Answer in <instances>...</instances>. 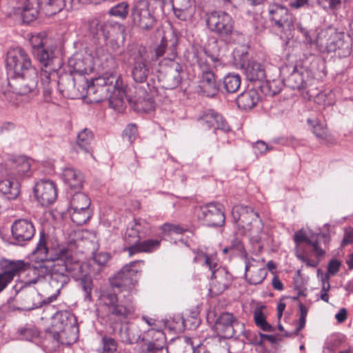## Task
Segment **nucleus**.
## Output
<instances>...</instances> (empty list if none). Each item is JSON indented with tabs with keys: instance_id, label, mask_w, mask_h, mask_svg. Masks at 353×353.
I'll use <instances>...</instances> for the list:
<instances>
[{
	"instance_id": "nucleus-1",
	"label": "nucleus",
	"mask_w": 353,
	"mask_h": 353,
	"mask_svg": "<svg viewBox=\"0 0 353 353\" xmlns=\"http://www.w3.org/2000/svg\"><path fill=\"white\" fill-rule=\"evenodd\" d=\"M77 246L76 242L70 241L67 245H61L58 243L57 248L47 249L44 244L40 243L38 252L44 259L52 260L53 268L62 267L61 275L63 282L57 288L50 287L51 294L44 299L45 304H49L55 301L60 294L61 290L70 281V277L74 280L81 281V286L85 293V300L92 301V291L93 281L88 273V265L75 258Z\"/></svg>"
},
{
	"instance_id": "nucleus-2",
	"label": "nucleus",
	"mask_w": 353,
	"mask_h": 353,
	"mask_svg": "<svg viewBox=\"0 0 353 353\" xmlns=\"http://www.w3.org/2000/svg\"><path fill=\"white\" fill-rule=\"evenodd\" d=\"M40 243L44 244V246L50 250V248H57L58 243L54 241H48L47 236L44 232H40V238L37 243V247L34 250V253L37 258L42 261V263L38 265H32L30 263L23 260H10L3 259L0 261V267L1 272L12 281L17 276L27 272V275L30 277L28 283H36L41 279H44L46 276H49L50 287L57 288L60 283L63 282L61 279L62 267L52 266V260L44 259L42 254L38 252V248Z\"/></svg>"
},
{
	"instance_id": "nucleus-3",
	"label": "nucleus",
	"mask_w": 353,
	"mask_h": 353,
	"mask_svg": "<svg viewBox=\"0 0 353 353\" xmlns=\"http://www.w3.org/2000/svg\"><path fill=\"white\" fill-rule=\"evenodd\" d=\"M88 94L94 95L92 100L99 103L109 100L112 104L119 105L126 97L125 88L119 75L114 73L105 74L95 79L88 88Z\"/></svg>"
},
{
	"instance_id": "nucleus-4",
	"label": "nucleus",
	"mask_w": 353,
	"mask_h": 353,
	"mask_svg": "<svg viewBox=\"0 0 353 353\" xmlns=\"http://www.w3.org/2000/svg\"><path fill=\"white\" fill-rule=\"evenodd\" d=\"M104 314L103 318L110 325L119 323L132 315L135 310L134 299L130 292L119 298L113 291H108L102 295Z\"/></svg>"
},
{
	"instance_id": "nucleus-5",
	"label": "nucleus",
	"mask_w": 353,
	"mask_h": 353,
	"mask_svg": "<svg viewBox=\"0 0 353 353\" xmlns=\"http://www.w3.org/2000/svg\"><path fill=\"white\" fill-rule=\"evenodd\" d=\"M315 44L323 53L334 52L339 58L347 57L352 52V41L343 31L328 27L318 32Z\"/></svg>"
},
{
	"instance_id": "nucleus-6",
	"label": "nucleus",
	"mask_w": 353,
	"mask_h": 353,
	"mask_svg": "<svg viewBox=\"0 0 353 353\" xmlns=\"http://www.w3.org/2000/svg\"><path fill=\"white\" fill-rule=\"evenodd\" d=\"M206 24L210 31L226 43H241L244 34L234 28V20L225 11L214 10L207 13Z\"/></svg>"
},
{
	"instance_id": "nucleus-7",
	"label": "nucleus",
	"mask_w": 353,
	"mask_h": 353,
	"mask_svg": "<svg viewBox=\"0 0 353 353\" xmlns=\"http://www.w3.org/2000/svg\"><path fill=\"white\" fill-rule=\"evenodd\" d=\"M232 214L237 226L250 236L251 243L258 245L259 249L261 250L263 236L265 234L263 232V225L258 213L251 207L237 205L232 208Z\"/></svg>"
},
{
	"instance_id": "nucleus-8",
	"label": "nucleus",
	"mask_w": 353,
	"mask_h": 353,
	"mask_svg": "<svg viewBox=\"0 0 353 353\" xmlns=\"http://www.w3.org/2000/svg\"><path fill=\"white\" fill-rule=\"evenodd\" d=\"M33 55L41 65V82L43 96L47 99L50 97L58 77V72L54 65L57 60L55 49L48 45L37 52L35 51Z\"/></svg>"
},
{
	"instance_id": "nucleus-9",
	"label": "nucleus",
	"mask_w": 353,
	"mask_h": 353,
	"mask_svg": "<svg viewBox=\"0 0 353 353\" xmlns=\"http://www.w3.org/2000/svg\"><path fill=\"white\" fill-rule=\"evenodd\" d=\"M194 54L200 70L198 85L199 92L203 96L214 98L221 89V84L217 81V77L207 61V57L209 55L205 50L202 49L196 50Z\"/></svg>"
},
{
	"instance_id": "nucleus-10",
	"label": "nucleus",
	"mask_w": 353,
	"mask_h": 353,
	"mask_svg": "<svg viewBox=\"0 0 353 353\" xmlns=\"http://www.w3.org/2000/svg\"><path fill=\"white\" fill-rule=\"evenodd\" d=\"M71 316L67 311L57 312L52 317L50 327L46 332L58 344L70 345L76 341V336L72 334L73 327L70 325Z\"/></svg>"
},
{
	"instance_id": "nucleus-11",
	"label": "nucleus",
	"mask_w": 353,
	"mask_h": 353,
	"mask_svg": "<svg viewBox=\"0 0 353 353\" xmlns=\"http://www.w3.org/2000/svg\"><path fill=\"white\" fill-rule=\"evenodd\" d=\"M313 81L314 78L310 70L302 66H295L292 72L285 78V83L290 88L301 92L305 99H310L313 95L310 88Z\"/></svg>"
},
{
	"instance_id": "nucleus-12",
	"label": "nucleus",
	"mask_w": 353,
	"mask_h": 353,
	"mask_svg": "<svg viewBox=\"0 0 353 353\" xmlns=\"http://www.w3.org/2000/svg\"><path fill=\"white\" fill-rule=\"evenodd\" d=\"M6 67L8 72H12L14 77L24 75L31 69H36L32 66L29 55L21 48L9 50L6 57Z\"/></svg>"
},
{
	"instance_id": "nucleus-13",
	"label": "nucleus",
	"mask_w": 353,
	"mask_h": 353,
	"mask_svg": "<svg viewBox=\"0 0 353 353\" xmlns=\"http://www.w3.org/2000/svg\"><path fill=\"white\" fill-rule=\"evenodd\" d=\"M131 18L134 25L143 30L152 29L157 22L154 12L150 9L148 0H137L134 2Z\"/></svg>"
},
{
	"instance_id": "nucleus-14",
	"label": "nucleus",
	"mask_w": 353,
	"mask_h": 353,
	"mask_svg": "<svg viewBox=\"0 0 353 353\" xmlns=\"http://www.w3.org/2000/svg\"><path fill=\"white\" fill-rule=\"evenodd\" d=\"M32 162V159L25 156L10 158L2 165L1 174L19 181L31 175Z\"/></svg>"
},
{
	"instance_id": "nucleus-15",
	"label": "nucleus",
	"mask_w": 353,
	"mask_h": 353,
	"mask_svg": "<svg viewBox=\"0 0 353 353\" xmlns=\"http://www.w3.org/2000/svg\"><path fill=\"white\" fill-rule=\"evenodd\" d=\"M178 39L172 34L169 36L163 35L160 43L154 49L156 59L163 57L159 65H168L171 62H179L177 57Z\"/></svg>"
},
{
	"instance_id": "nucleus-16",
	"label": "nucleus",
	"mask_w": 353,
	"mask_h": 353,
	"mask_svg": "<svg viewBox=\"0 0 353 353\" xmlns=\"http://www.w3.org/2000/svg\"><path fill=\"white\" fill-rule=\"evenodd\" d=\"M245 75L250 81L261 82V88L262 91L266 94L274 95L276 91L272 89L274 81H268L265 79V72L263 65L255 61H248L246 64L243 65Z\"/></svg>"
},
{
	"instance_id": "nucleus-17",
	"label": "nucleus",
	"mask_w": 353,
	"mask_h": 353,
	"mask_svg": "<svg viewBox=\"0 0 353 353\" xmlns=\"http://www.w3.org/2000/svg\"><path fill=\"white\" fill-rule=\"evenodd\" d=\"M198 217L210 227L222 226L225 219L223 205L216 202L208 203L201 206Z\"/></svg>"
},
{
	"instance_id": "nucleus-18",
	"label": "nucleus",
	"mask_w": 353,
	"mask_h": 353,
	"mask_svg": "<svg viewBox=\"0 0 353 353\" xmlns=\"http://www.w3.org/2000/svg\"><path fill=\"white\" fill-rule=\"evenodd\" d=\"M32 283L27 281L25 284L19 283L16 284L13 289L15 291L14 300L19 303L22 310H31L39 307V302H36L39 297L35 289L30 286Z\"/></svg>"
},
{
	"instance_id": "nucleus-19",
	"label": "nucleus",
	"mask_w": 353,
	"mask_h": 353,
	"mask_svg": "<svg viewBox=\"0 0 353 353\" xmlns=\"http://www.w3.org/2000/svg\"><path fill=\"white\" fill-rule=\"evenodd\" d=\"M159 81L165 89H174L181 83L183 67L179 62H171L168 65H160Z\"/></svg>"
},
{
	"instance_id": "nucleus-20",
	"label": "nucleus",
	"mask_w": 353,
	"mask_h": 353,
	"mask_svg": "<svg viewBox=\"0 0 353 353\" xmlns=\"http://www.w3.org/2000/svg\"><path fill=\"white\" fill-rule=\"evenodd\" d=\"M269 17L274 26L279 28L290 30L294 26V18L288 9L278 3L270 5Z\"/></svg>"
},
{
	"instance_id": "nucleus-21",
	"label": "nucleus",
	"mask_w": 353,
	"mask_h": 353,
	"mask_svg": "<svg viewBox=\"0 0 353 353\" xmlns=\"http://www.w3.org/2000/svg\"><path fill=\"white\" fill-rule=\"evenodd\" d=\"M139 261L130 262L125 265L110 281L112 288H122L133 285L137 281L138 270L134 268Z\"/></svg>"
},
{
	"instance_id": "nucleus-22",
	"label": "nucleus",
	"mask_w": 353,
	"mask_h": 353,
	"mask_svg": "<svg viewBox=\"0 0 353 353\" xmlns=\"http://www.w3.org/2000/svg\"><path fill=\"white\" fill-rule=\"evenodd\" d=\"M133 59L131 75L136 83H143L150 74V68L141 49H135L130 54Z\"/></svg>"
},
{
	"instance_id": "nucleus-23",
	"label": "nucleus",
	"mask_w": 353,
	"mask_h": 353,
	"mask_svg": "<svg viewBox=\"0 0 353 353\" xmlns=\"http://www.w3.org/2000/svg\"><path fill=\"white\" fill-rule=\"evenodd\" d=\"M34 233L35 229L32 223L27 219L16 220L12 225L14 244L23 245L32 239Z\"/></svg>"
},
{
	"instance_id": "nucleus-24",
	"label": "nucleus",
	"mask_w": 353,
	"mask_h": 353,
	"mask_svg": "<svg viewBox=\"0 0 353 353\" xmlns=\"http://www.w3.org/2000/svg\"><path fill=\"white\" fill-rule=\"evenodd\" d=\"M34 192L37 201L42 205L52 204L57 196L55 183L50 180H41L37 183Z\"/></svg>"
},
{
	"instance_id": "nucleus-25",
	"label": "nucleus",
	"mask_w": 353,
	"mask_h": 353,
	"mask_svg": "<svg viewBox=\"0 0 353 353\" xmlns=\"http://www.w3.org/2000/svg\"><path fill=\"white\" fill-rule=\"evenodd\" d=\"M150 230L149 224L142 219H134L130 223L124 236V241L128 247L135 245L144 238Z\"/></svg>"
},
{
	"instance_id": "nucleus-26",
	"label": "nucleus",
	"mask_w": 353,
	"mask_h": 353,
	"mask_svg": "<svg viewBox=\"0 0 353 353\" xmlns=\"http://www.w3.org/2000/svg\"><path fill=\"white\" fill-rule=\"evenodd\" d=\"M233 277L224 268H219L212 272L210 293L218 296L225 292L232 284Z\"/></svg>"
},
{
	"instance_id": "nucleus-27",
	"label": "nucleus",
	"mask_w": 353,
	"mask_h": 353,
	"mask_svg": "<svg viewBox=\"0 0 353 353\" xmlns=\"http://www.w3.org/2000/svg\"><path fill=\"white\" fill-rule=\"evenodd\" d=\"M238 324L237 319L232 313L224 312L216 320L214 329L221 338L231 339L234 336V327Z\"/></svg>"
},
{
	"instance_id": "nucleus-28",
	"label": "nucleus",
	"mask_w": 353,
	"mask_h": 353,
	"mask_svg": "<svg viewBox=\"0 0 353 353\" xmlns=\"http://www.w3.org/2000/svg\"><path fill=\"white\" fill-rule=\"evenodd\" d=\"M129 102L137 112H148L155 107L152 95L143 87L137 88L135 95L129 99Z\"/></svg>"
},
{
	"instance_id": "nucleus-29",
	"label": "nucleus",
	"mask_w": 353,
	"mask_h": 353,
	"mask_svg": "<svg viewBox=\"0 0 353 353\" xmlns=\"http://www.w3.org/2000/svg\"><path fill=\"white\" fill-rule=\"evenodd\" d=\"M129 102L137 112H148L155 107L152 95L143 87L137 88L135 95L129 99Z\"/></svg>"
},
{
	"instance_id": "nucleus-30",
	"label": "nucleus",
	"mask_w": 353,
	"mask_h": 353,
	"mask_svg": "<svg viewBox=\"0 0 353 353\" xmlns=\"http://www.w3.org/2000/svg\"><path fill=\"white\" fill-rule=\"evenodd\" d=\"M199 121L203 127L207 128H214L215 130H221L224 132L230 130V126L222 115L211 109L204 110L199 117Z\"/></svg>"
},
{
	"instance_id": "nucleus-31",
	"label": "nucleus",
	"mask_w": 353,
	"mask_h": 353,
	"mask_svg": "<svg viewBox=\"0 0 353 353\" xmlns=\"http://www.w3.org/2000/svg\"><path fill=\"white\" fill-rule=\"evenodd\" d=\"M57 86L62 95L69 99H77L80 97L79 90L76 87L75 79L72 74L65 73L58 74L56 85L52 90Z\"/></svg>"
},
{
	"instance_id": "nucleus-32",
	"label": "nucleus",
	"mask_w": 353,
	"mask_h": 353,
	"mask_svg": "<svg viewBox=\"0 0 353 353\" xmlns=\"http://www.w3.org/2000/svg\"><path fill=\"white\" fill-rule=\"evenodd\" d=\"M325 239L324 235L321 234H312L311 236H307L303 230H299L295 232L294 236V241L296 245H299L302 243L312 247V250L315 253L318 257L323 256L325 254V251L320 248L319 243L321 240Z\"/></svg>"
},
{
	"instance_id": "nucleus-33",
	"label": "nucleus",
	"mask_w": 353,
	"mask_h": 353,
	"mask_svg": "<svg viewBox=\"0 0 353 353\" xmlns=\"http://www.w3.org/2000/svg\"><path fill=\"white\" fill-rule=\"evenodd\" d=\"M68 63L74 72L80 75L89 74L94 69L93 59L88 54H77L69 59Z\"/></svg>"
},
{
	"instance_id": "nucleus-34",
	"label": "nucleus",
	"mask_w": 353,
	"mask_h": 353,
	"mask_svg": "<svg viewBox=\"0 0 353 353\" xmlns=\"http://www.w3.org/2000/svg\"><path fill=\"white\" fill-rule=\"evenodd\" d=\"M30 79V85L26 81L17 78V82L14 87L15 92L20 95H26L31 94L36 95L38 93V72L37 69H31L28 73L25 74Z\"/></svg>"
},
{
	"instance_id": "nucleus-35",
	"label": "nucleus",
	"mask_w": 353,
	"mask_h": 353,
	"mask_svg": "<svg viewBox=\"0 0 353 353\" xmlns=\"http://www.w3.org/2000/svg\"><path fill=\"white\" fill-rule=\"evenodd\" d=\"M30 79V85L26 81L17 78V82L14 87L15 92L20 95H26L31 94L36 95L38 93V72L37 69H31L28 73L25 74Z\"/></svg>"
},
{
	"instance_id": "nucleus-36",
	"label": "nucleus",
	"mask_w": 353,
	"mask_h": 353,
	"mask_svg": "<svg viewBox=\"0 0 353 353\" xmlns=\"http://www.w3.org/2000/svg\"><path fill=\"white\" fill-rule=\"evenodd\" d=\"M118 334L121 342L125 344H134L140 340H144L141 337V327L137 323H131L122 325Z\"/></svg>"
},
{
	"instance_id": "nucleus-37",
	"label": "nucleus",
	"mask_w": 353,
	"mask_h": 353,
	"mask_svg": "<svg viewBox=\"0 0 353 353\" xmlns=\"http://www.w3.org/2000/svg\"><path fill=\"white\" fill-rule=\"evenodd\" d=\"M39 4L46 16L56 14L64 8L72 9L75 6L74 0H39Z\"/></svg>"
},
{
	"instance_id": "nucleus-38",
	"label": "nucleus",
	"mask_w": 353,
	"mask_h": 353,
	"mask_svg": "<svg viewBox=\"0 0 353 353\" xmlns=\"http://www.w3.org/2000/svg\"><path fill=\"white\" fill-rule=\"evenodd\" d=\"M175 16L181 21H186L194 13L195 0H172Z\"/></svg>"
},
{
	"instance_id": "nucleus-39",
	"label": "nucleus",
	"mask_w": 353,
	"mask_h": 353,
	"mask_svg": "<svg viewBox=\"0 0 353 353\" xmlns=\"http://www.w3.org/2000/svg\"><path fill=\"white\" fill-rule=\"evenodd\" d=\"M0 193L9 200L17 199L20 193L19 181L9 176H7L6 179L1 180Z\"/></svg>"
},
{
	"instance_id": "nucleus-40",
	"label": "nucleus",
	"mask_w": 353,
	"mask_h": 353,
	"mask_svg": "<svg viewBox=\"0 0 353 353\" xmlns=\"http://www.w3.org/2000/svg\"><path fill=\"white\" fill-rule=\"evenodd\" d=\"M259 100V94L256 90L250 89L244 91L236 98L238 107L243 110L253 108Z\"/></svg>"
},
{
	"instance_id": "nucleus-41",
	"label": "nucleus",
	"mask_w": 353,
	"mask_h": 353,
	"mask_svg": "<svg viewBox=\"0 0 353 353\" xmlns=\"http://www.w3.org/2000/svg\"><path fill=\"white\" fill-rule=\"evenodd\" d=\"M39 10V0H27L23 8L21 10L19 8V12L23 22L29 23L37 18Z\"/></svg>"
},
{
	"instance_id": "nucleus-42",
	"label": "nucleus",
	"mask_w": 353,
	"mask_h": 353,
	"mask_svg": "<svg viewBox=\"0 0 353 353\" xmlns=\"http://www.w3.org/2000/svg\"><path fill=\"white\" fill-rule=\"evenodd\" d=\"M63 179L65 183L71 189L79 190L83 185V174L79 170L73 168H66L63 170Z\"/></svg>"
},
{
	"instance_id": "nucleus-43",
	"label": "nucleus",
	"mask_w": 353,
	"mask_h": 353,
	"mask_svg": "<svg viewBox=\"0 0 353 353\" xmlns=\"http://www.w3.org/2000/svg\"><path fill=\"white\" fill-rule=\"evenodd\" d=\"M161 241L158 239H148L139 241L135 245L127 248L129 255L132 256L138 252H151L157 250L160 246Z\"/></svg>"
},
{
	"instance_id": "nucleus-44",
	"label": "nucleus",
	"mask_w": 353,
	"mask_h": 353,
	"mask_svg": "<svg viewBox=\"0 0 353 353\" xmlns=\"http://www.w3.org/2000/svg\"><path fill=\"white\" fill-rule=\"evenodd\" d=\"M241 79L238 74L229 73L223 79V88L227 93H234L240 88Z\"/></svg>"
},
{
	"instance_id": "nucleus-45",
	"label": "nucleus",
	"mask_w": 353,
	"mask_h": 353,
	"mask_svg": "<svg viewBox=\"0 0 353 353\" xmlns=\"http://www.w3.org/2000/svg\"><path fill=\"white\" fill-rule=\"evenodd\" d=\"M94 138L91 130L85 128L77 135V144L78 147L85 152H90V143Z\"/></svg>"
},
{
	"instance_id": "nucleus-46",
	"label": "nucleus",
	"mask_w": 353,
	"mask_h": 353,
	"mask_svg": "<svg viewBox=\"0 0 353 353\" xmlns=\"http://www.w3.org/2000/svg\"><path fill=\"white\" fill-rule=\"evenodd\" d=\"M229 245L231 250V256L246 257L247 253L241 236L238 234H234L231 239H229Z\"/></svg>"
},
{
	"instance_id": "nucleus-47",
	"label": "nucleus",
	"mask_w": 353,
	"mask_h": 353,
	"mask_svg": "<svg viewBox=\"0 0 353 353\" xmlns=\"http://www.w3.org/2000/svg\"><path fill=\"white\" fill-rule=\"evenodd\" d=\"M91 201L89 197L82 192L75 193L70 201L71 209L85 210L89 209Z\"/></svg>"
},
{
	"instance_id": "nucleus-48",
	"label": "nucleus",
	"mask_w": 353,
	"mask_h": 353,
	"mask_svg": "<svg viewBox=\"0 0 353 353\" xmlns=\"http://www.w3.org/2000/svg\"><path fill=\"white\" fill-rule=\"evenodd\" d=\"M70 214L71 220L77 225L85 224L91 217V213L89 209L77 210L70 208Z\"/></svg>"
},
{
	"instance_id": "nucleus-49",
	"label": "nucleus",
	"mask_w": 353,
	"mask_h": 353,
	"mask_svg": "<svg viewBox=\"0 0 353 353\" xmlns=\"http://www.w3.org/2000/svg\"><path fill=\"white\" fill-rule=\"evenodd\" d=\"M129 13V4L126 1H122L112 7L109 14L112 16L125 19Z\"/></svg>"
},
{
	"instance_id": "nucleus-50",
	"label": "nucleus",
	"mask_w": 353,
	"mask_h": 353,
	"mask_svg": "<svg viewBox=\"0 0 353 353\" xmlns=\"http://www.w3.org/2000/svg\"><path fill=\"white\" fill-rule=\"evenodd\" d=\"M47 42L48 39L43 33L32 35L30 39L32 54L48 46Z\"/></svg>"
},
{
	"instance_id": "nucleus-51",
	"label": "nucleus",
	"mask_w": 353,
	"mask_h": 353,
	"mask_svg": "<svg viewBox=\"0 0 353 353\" xmlns=\"http://www.w3.org/2000/svg\"><path fill=\"white\" fill-rule=\"evenodd\" d=\"M254 319L256 325L265 332H273L274 330L272 327L266 321L265 316L261 310H256L254 314Z\"/></svg>"
},
{
	"instance_id": "nucleus-52",
	"label": "nucleus",
	"mask_w": 353,
	"mask_h": 353,
	"mask_svg": "<svg viewBox=\"0 0 353 353\" xmlns=\"http://www.w3.org/2000/svg\"><path fill=\"white\" fill-rule=\"evenodd\" d=\"M299 310H300V316H299V319L298 325H297L296 330H294V332H291V333L285 332V336L286 337H290V336H292L294 335V336L297 335L298 333L302 329H303V327H305V322H306V317H307V308L302 303H300L299 305Z\"/></svg>"
},
{
	"instance_id": "nucleus-53",
	"label": "nucleus",
	"mask_w": 353,
	"mask_h": 353,
	"mask_svg": "<svg viewBox=\"0 0 353 353\" xmlns=\"http://www.w3.org/2000/svg\"><path fill=\"white\" fill-rule=\"evenodd\" d=\"M307 121L308 124L312 126L313 133L318 139L325 140L328 138V132L323 124L319 123L311 119H308Z\"/></svg>"
},
{
	"instance_id": "nucleus-54",
	"label": "nucleus",
	"mask_w": 353,
	"mask_h": 353,
	"mask_svg": "<svg viewBox=\"0 0 353 353\" xmlns=\"http://www.w3.org/2000/svg\"><path fill=\"white\" fill-rule=\"evenodd\" d=\"M22 339L32 341L39 336V332L34 326H26L19 330Z\"/></svg>"
},
{
	"instance_id": "nucleus-55",
	"label": "nucleus",
	"mask_w": 353,
	"mask_h": 353,
	"mask_svg": "<svg viewBox=\"0 0 353 353\" xmlns=\"http://www.w3.org/2000/svg\"><path fill=\"white\" fill-rule=\"evenodd\" d=\"M103 348L101 353H114L117 349V341L109 336H105L102 338Z\"/></svg>"
},
{
	"instance_id": "nucleus-56",
	"label": "nucleus",
	"mask_w": 353,
	"mask_h": 353,
	"mask_svg": "<svg viewBox=\"0 0 353 353\" xmlns=\"http://www.w3.org/2000/svg\"><path fill=\"white\" fill-rule=\"evenodd\" d=\"M168 326L176 332H181L185 330V319L181 315H176L168 321Z\"/></svg>"
},
{
	"instance_id": "nucleus-57",
	"label": "nucleus",
	"mask_w": 353,
	"mask_h": 353,
	"mask_svg": "<svg viewBox=\"0 0 353 353\" xmlns=\"http://www.w3.org/2000/svg\"><path fill=\"white\" fill-rule=\"evenodd\" d=\"M148 336L151 338L152 342L159 343V345H165V336L162 330L151 329L148 331Z\"/></svg>"
},
{
	"instance_id": "nucleus-58",
	"label": "nucleus",
	"mask_w": 353,
	"mask_h": 353,
	"mask_svg": "<svg viewBox=\"0 0 353 353\" xmlns=\"http://www.w3.org/2000/svg\"><path fill=\"white\" fill-rule=\"evenodd\" d=\"M137 136V127L135 124H129L126 126L123 132V137L132 143Z\"/></svg>"
},
{
	"instance_id": "nucleus-59",
	"label": "nucleus",
	"mask_w": 353,
	"mask_h": 353,
	"mask_svg": "<svg viewBox=\"0 0 353 353\" xmlns=\"http://www.w3.org/2000/svg\"><path fill=\"white\" fill-rule=\"evenodd\" d=\"M265 276L266 270L264 268H260L248 279V281L251 285H257L263 282Z\"/></svg>"
},
{
	"instance_id": "nucleus-60",
	"label": "nucleus",
	"mask_w": 353,
	"mask_h": 353,
	"mask_svg": "<svg viewBox=\"0 0 353 353\" xmlns=\"http://www.w3.org/2000/svg\"><path fill=\"white\" fill-rule=\"evenodd\" d=\"M161 230L164 232H174L176 234H182L185 230L179 225L165 223L161 227Z\"/></svg>"
},
{
	"instance_id": "nucleus-61",
	"label": "nucleus",
	"mask_w": 353,
	"mask_h": 353,
	"mask_svg": "<svg viewBox=\"0 0 353 353\" xmlns=\"http://www.w3.org/2000/svg\"><path fill=\"white\" fill-rule=\"evenodd\" d=\"M97 32H96V34L99 37L100 35H102L105 40L108 39L111 34L110 32V27L105 23H98L96 24Z\"/></svg>"
},
{
	"instance_id": "nucleus-62",
	"label": "nucleus",
	"mask_w": 353,
	"mask_h": 353,
	"mask_svg": "<svg viewBox=\"0 0 353 353\" xmlns=\"http://www.w3.org/2000/svg\"><path fill=\"white\" fill-rule=\"evenodd\" d=\"M317 2L324 9H334L341 4V0H317Z\"/></svg>"
},
{
	"instance_id": "nucleus-63",
	"label": "nucleus",
	"mask_w": 353,
	"mask_h": 353,
	"mask_svg": "<svg viewBox=\"0 0 353 353\" xmlns=\"http://www.w3.org/2000/svg\"><path fill=\"white\" fill-rule=\"evenodd\" d=\"M341 263L337 259H332L330 261L327 265V272L326 274L328 275H335L339 270Z\"/></svg>"
},
{
	"instance_id": "nucleus-64",
	"label": "nucleus",
	"mask_w": 353,
	"mask_h": 353,
	"mask_svg": "<svg viewBox=\"0 0 353 353\" xmlns=\"http://www.w3.org/2000/svg\"><path fill=\"white\" fill-rule=\"evenodd\" d=\"M94 262L100 266L105 265L110 259V255L105 252L96 254L93 258Z\"/></svg>"
}]
</instances>
